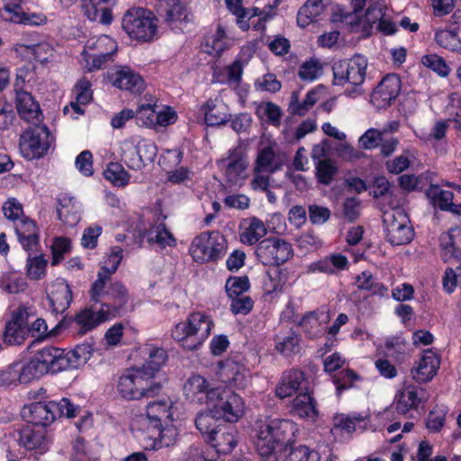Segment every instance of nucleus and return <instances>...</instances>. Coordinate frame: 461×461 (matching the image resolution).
Segmentation results:
<instances>
[{
	"label": "nucleus",
	"instance_id": "nucleus-54",
	"mask_svg": "<svg viewBox=\"0 0 461 461\" xmlns=\"http://www.w3.org/2000/svg\"><path fill=\"white\" fill-rule=\"evenodd\" d=\"M288 450L285 461H320L321 459L317 451L303 445L293 446Z\"/></svg>",
	"mask_w": 461,
	"mask_h": 461
},
{
	"label": "nucleus",
	"instance_id": "nucleus-31",
	"mask_svg": "<svg viewBox=\"0 0 461 461\" xmlns=\"http://www.w3.org/2000/svg\"><path fill=\"white\" fill-rule=\"evenodd\" d=\"M52 312L63 313L70 305L72 301V291L70 286L64 281L57 282L53 290L48 295Z\"/></svg>",
	"mask_w": 461,
	"mask_h": 461
},
{
	"label": "nucleus",
	"instance_id": "nucleus-28",
	"mask_svg": "<svg viewBox=\"0 0 461 461\" xmlns=\"http://www.w3.org/2000/svg\"><path fill=\"white\" fill-rule=\"evenodd\" d=\"M15 233L23 248L28 252H35L39 244V234L34 221L23 218L15 223Z\"/></svg>",
	"mask_w": 461,
	"mask_h": 461
},
{
	"label": "nucleus",
	"instance_id": "nucleus-26",
	"mask_svg": "<svg viewBox=\"0 0 461 461\" xmlns=\"http://www.w3.org/2000/svg\"><path fill=\"white\" fill-rule=\"evenodd\" d=\"M150 113L154 115H177L176 112L168 105L158 104V100L153 95H146L138 102L137 109H123L116 115H135L136 113Z\"/></svg>",
	"mask_w": 461,
	"mask_h": 461
},
{
	"label": "nucleus",
	"instance_id": "nucleus-57",
	"mask_svg": "<svg viewBox=\"0 0 461 461\" xmlns=\"http://www.w3.org/2000/svg\"><path fill=\"white\" fill-rule=\"evenodd\" d=\"M428 195L432 199L434 205L442 211H446L450 206L454 198V194L451 191L442 190L438 185H431L428 191Z\"/></svg>",
	"mask_w": 461,
	"mask_h": 461
},
{
	"label": "nucleus",
	"instance_id": "nucleus-30",
	"mask_svg": "<svg viewBox=\"0 0 461 461\" xmlns=\"http://www.w3.org/2000/svg\"><path fill=\"white\" fill-rule=\"evenodd\" d=\"M145 351L148 357L146 358L144 365L138 369L140 371H143V375L148 380L152 381L156 374L166 363L167 355L163 348L153 346H148L145 348Z\"/></svg>",
	"mask_w": 461,
	"mask_h": 461
},
{
	"label": "nucleus",
	"instance_id": "nucleus-64",
	"mask_svg": "<svg viewBox=\"0 0 461 461\" xmlns=\"http://www.w3.org/2000/svg\"><path fill=\"white\" fill-rule=\"evenodd\" d=\"M227 74V84L233 88L240 86L242 74L243 65L240 59H236L234 62L226 67Z\"/></svg>",
	"mask_w": 461,
	"mask_h": 461
},
{
	"label": "nucleus",
	"instance_id": "nucleus-24",
	"mask_svg": "<svg viewBox=\"0 0 461 461\" xmlns=\"http://www.w3.org/2000/svg\"><path fill=\"white\" fill-rule=\"evenodd\" d=\"M384 14L380 4L375 3L368 6L366 11L364 17L348 15L346 19L349 18L350 21H347V23L351 26L352 32L361 31L366 36L370 34V32L377 21L379 22L383 18Z\"/></svg>",
	"mask_w": 461,
	"mask_h": 461
},
{
	"label": "nucleus",
	"instance_id": "nucleus-6",
	"mask_svg": "<svg viewBox=\"0 0 461 461\" xmlns=\"http://www.w3.org/2000/svg\"><path fill=\"white\" fill-rule=\"evenodd\" d=\"M143 374V371L136 368L120 376L117 390L122 398L140 400L142 398H153L159 394L162 390L161 383L149 381Z\"/></svg>",
	"mask_w": 461,
	"mask_h": 461
},
{
	"label": "nucleus",
	"instance_id": "nucleus-58",
	"mask_svg": "<svg viewBox=\"0 0 461 461\" xmlns=\"http://www.w3.org/2000/svg\"><path fill=\"white\" fill-rule=\"evenodd\" d=\"M225 289L230 298L244 295L243 294L249 289V280L248 276H231L228 278Z\"/></svg>",
	"mask_w": 461,
	"mask_h": 461
},
{
	"label": "nucleus",
	"instance_id": "nucleus-11",
	"mask_svg": "<svg viewBox=\"0 0 461 461\" xmlns=\"http://www.w3.org/2000/svg\"><path fill=\"white\" fill-rule=\"evenodd\" d=\"M366 68L367 59L359 54L349 59L339 60L332 66L333 82L339 86L346 83L360 86L365 80Z\"/></svg>",
	"mask_w": 461,
	"mask_h": 461
},
{
	"label": "nucleus",
	"instance_id": "nucleus-53",
	"mask_svg": "<svg viewBox=\"0 0 461 461\" xmlns=\"http://www.w3.org/2000/svg\"><path fill=\"white\" fill-rule=\"evenodd\" d=\"M269 277L270 292L276 293L283 291L285 285L289 282L290 273L288 268L275 267L267 271Z\"/></svg>",
	"mask_w": 461,
	"mask_h": 461
},
{
	"label": "nucleus",
	"instance_id": "nucleus-8",
	"mask_svg": "<svg viewBox=\"0 0 461 461\" xmlns=\"http://www.w3.org/2000/svg\"><path fill=\"white\" fill-rule=\"evenodd\" d=\"M326 96L327 89L323 85H319L310 90L303 100H300V92L294 91L290 96L288 112L291 115H304L312 109L314 104L321 102L320 105L317 107V113H330L335 106L336 98L331 97L328 100H324Z\"/></svg>",
	"mask_w": 461,
	"mask_h": 461
},
{
	"label": "nucleus",
	"instance_id": "nucleus-46",
	"mask_svg": "<svg viewBox=\"0 0 461 461\" xmlns=\"http://www.w3.org/2000/svg\"><path fill=\"white\" fill-rule=\"evenodd\" d=\"M436 42L442 48L461 54V39L456 30H439L435 33Z\"/></svg>",
	"mask_w": 461,
	"mask_h": 461
},
{
	"label": "nucleus",
	"instance_id": "nucleus-60",
	"mask_svg": "<svg viewBox=\"0 0 461 461\" xmlns=\"http://www.w3.org/2000/svg\"><path fill=\"white\" fill-rule=\"evenodd\" d=\"M357 285L361 290H366L372 294H378L386 291L384 285L375 282L370 272L364 271L357 277Z\"/></svg>",
	"mask_w": 461,
	"mask_h": 461
},
{
	"label": "nucleus",
	"instance_id": "nucleus-48",
	"mask_svg": "<svg viewBox=\"0 0 461 461\" xmlns=\"http://www.w3.org/2000/svg\"><path fill=\"white\" fill-rule=\"evenodd\" d=\"M225 38L226 32L219 24L215 33L205 38V51L210 55L220 56L227 48Z\"/></svg>",
	"mask_w": 461,
	"mask_h": 461
},
{
	"label": "nucleus",
	"instance_id": "nucleus-29",
	"mask_svg": "<svg viewBox=\"0 0 461 461\" xmlns=\"http://www.w3.org/2000/svg\"><path fill=\"white\" fill-rule=\"evenodd\" d=\"M29 330L28 324L23 312L15 313L6 323L4 339L9 345H20Z\"/></svg>",
	"mask_w": 461,
	"mask_h": 461
},
{
	"label": "nucleus",
	"instance_id": "nucleus-41",
	"mask_svg": "<svg viewBox=\"0 0 461 461\" xmlns=\"http://www.w3.org/2000/svg\"><path fill=\"white\" fill-rule=\"evenodd\" d=\"M292 411L302 418L314 419L317 416L316 405L309 393H299L293 401Z\"/></svg>",
	"mask_w": 461,
	"mask_h": 461
},
{
	"label": "nucleus",
	"instance_id": "nucleus-40",
	"mask_svg": "<svg viewBox=\"0 0 461 461\" xmlns=\"http://www.w3.org/2000/svg\"><path fill=\"white\" fill-rule=\"evenodd\" d=\"M76 101L70 103V107L77 114H83L86 110L82 107L92 100L91 82L81 78L74 87Z\"/></svg>",
	"mask_w": 461,
	"mask_h": 461
},
{
	"label": "nucleus",
	"instance_id": "nucleus-20",
	"mask_svg": "<svg viewBox=\"0 0 461 461\" xmlns=\"http://www.w3.org/2000/svg\"><path fill=\"white\" fill-rule=\"evenodd\" d=\"M112 318L109 310L104 309L103 305L100 309H96L93 305L79 311L76 314L74 321L78 327V332L85 334Z\"/></svg>",
	"mask_w": 461,
	"mask_h": 461
},
{
	"label": "nucleus",
	"instance_id": "nucleus-15",
	"mask_svg": "<svg viewBox=\"0 0 461 461\" xmlns=\"http://www.w3.org/2000/svg\"><path fill=\"white\" fill-rule=\"evenodd\" d=\"M401 87L402 82L397 75H386L371 93L370 104L378 112L386 109L396 100Z\"/></svg>",
	"mask_w": 461,
	"mask_h": 461
},
{
	"label": "nucleus",
	"instance_id": "nucleus-36",
	"mask_svg": "<svg viewBox=\"0 0 461 461\" xmlns=\"http://www.w3.org/2000/svg\"><path fill=\"white\" fill-rule=\"evenodd\" d=\"M422 389L409 386L402 390L395 402V410L400 414H406L409 411L417 409L421 401L420 395Z\"/></svg>",
	"mask_w": 461,
	"mask_h": 461
},
{
	"label": "nucleus",
	"instance_id": "nucleus-61",
	"mask_svg": "<svg viewBox=\"0 0 461 461\" xmlns=\"http://www.w3.org/2000/svg\"><path fill=\"white\" fill-rule=\"evenodd\" d=\"M168 403L167 401L149 402L147 404V416L150 420L160 421L164 418H168Z\"/></svg>",
	"mask_w": 461,
	"mask_h": 461
},
{
	"label": "nucleus",
	"instance_id": "nucleus-47",
	"mask_svg": "<svg viewBox=\"0 0 461 461\" xmlns=\"http://www.w3.org/2000/svg\"><path fill=\"white\" fill-rule=\"evenodd\" d=\"M21 3L22 0H12V2L6 3L4 7V12L14 14V16L10 19L15 23L23 24H40L42 20L38 22L36 19H39V17L36 14L29 16L27 14L23 12Z\"/></svg>",
	"mask_w": 461,
	"mask_h": 461
},
{
	"label": "nucleus",
	"instance_id": "nucleus-32",
	"mask_svg": "<svg viewBox=\"0 0 461 461\" xmlns=\"http://www.w3.org/2000/svg\"><path fill=\"white\" fill-rule=\"evenodd\" d=\"M304 379V374L298 369L285 372L276 388V395L280 399L292 396L299 390Z\"/></svg>",
	"mask_w": 461,
	"mask_h": 461
},
{
	"label": "nucleus",
	"instance_id": "nucleus-42",
	"mask_svg": "<svg viewBox=\"0 0 461 461\" xmlns=\"http://www.w3.org/2000/svg\"><path fill=\"white\" fill-rule=\"evenodd\" d=\"M219 420L221 419L214 413L213 409L211 408L208 411L199 412L194 420V423L201 434L207 435L210 438L212 434H214L221 427V424H217Z\"/></svg>",
	"mask_w": 461,
	"mask_h": 461
},
{
	"label": "nucleus",
	"instance_id": "nucleus-10",
	"mask_svg": "<svg viewBox=\"0 0 461 461\" xmlns=\"http://www.w3.org/2000/svg\"><path fill=\"white\" fill-rule=\"evenodd\" d=\"M255 253L263 265L278 267L292 258L294 249L285 240L270 237L257 245Z\"/></svg>",
	"mask_w": 461,
	"mask_h": 461
},
{
	"label": "nucleus",
	"instance_id": "nucleus-5",
	"mask_svg": "<svg viewBox=\"0 0 461 461\" xmlns=\"http://www.w3.org/2000/svg\"><path fill=\"white\" fill-rule=\"evenodd\" d=\"M157 21L151 11L136 7L125 13L122 20V27L131 38L138 41L149 42L157 35Z\"/></svg>",
	"mask_w": 461,
	"mask_h": 461
},
{
	"label": "nucleus",
	"instance_id": "nucleus-21",
	"mask_svg": "<svg viewBox=\"0 0 461 461\" xmlns=\"http://www.w3.org/2000/svg\"><path fill=\"white\" fill-rule=\"evenodd\" d=\"M441 258L445 262L461 258V228L452 227L439 236Z\"/></svg>",
	"mask_w": 461,
	"mask_h": 461
},
{
	"label": "nucleus",
	"instance_id": "nucleus-39",
	"mask_svg": "<svg viewBox=\"0 0 461 461\" xmlns=\"http://www.w3.org/2000/svg\"><path fill=\"white\" fill-rule=\"evenodd\" d=\"M163 17L166 23L172 29L177 27V23H182L183 22H189L187 8L185 5L179 0H170L167 3Z\"/></svg>",
	"mask_w": 461,
	"mask_h": 461
},
{
	"label": "nucleus",
	"instance_id": "nucleus-43",
	"mask_svg": "<svg viewBox=\"0 0 461 461\" xmlns=\"http://www.w3.org/2000/svg\"><path fill=\"white\" fill-rule=\"evenodd\" d=\"M147 235L149 243H156L161 249L167 246L175 247L176 244V239L164 223H159L150 228Z\"/></svg>",
	"mask_w": 461,
	"mask_h": 461
},
{
	"label": "nucleus",
	"instance_id": "nucleus-27",
	"mask_svg": "<svg viewBox=\"0 0 461 461\" xmlns=\"http://www.w3.org/2000/svg\"><path fill=\"white\" fill-rule=\"evenodd\" d=\"M439 367V359L431 350H426L416 367L411 369L412 377L419 383H427L433 378Z\"/></svg>",
	"mask_w": 461,
	"mask_h": 461
},
{
	"label": "nucleus",
	"instance_id": "nucleus-50",
	"mask_svg": "<svg viewBox=\"0 0 461 461\" xmlns=\"http://www.w3.org/2000/svg\"><path fill=\"white\" fill-rule=\"evenodd\" d=\"M176 117H135L136 124L154 130L157 132H163L169 125L176 122Z\"/></svg>",
	"mask_w": 461,
	"mask_h": 461
},
{
	"label": "nucleus",
	"instance_id": "nucleus-38",
	"mask_svg": "<svg viewBox=\"0 0 461 461\" xmlns=\"http://www.w3.org/2000/svg\"><path fill=\"white\" fill-rule=\"evenodd\" d=\"M326 5L324 0H307L297 14L298 25L305 27L315 22L316 18L323 13Z\"/></svg>",
	"mask_w": 461,
	"mask_h": 461
},
{
	"label": "nucleus",
	"instance_id": "nucleus-13",
	"mask_svg": "<svg viewBox=\"0 0 461 461\" xmlns=\"http://www.w3.org/2000/svg\"><path fill=\"white\" fill-rule=\"evenodd\" d=\"M230 184L237 185L247 177L249 158L243 146L238 145L229 149L227 156L216 162Z\"/></svg>",
	"mask_w": 461,
	"mask_h": 461
},
{
	"label": "nucleus",
	"instance_id": "nucleus-14",
	"mask_svg": "<svg viewBox=\"0 0 461 461\" xmlns=\"http://www.w3.org/2000/svg\"><path fill=\"white\" fill-rule=\"evenodd\" d=\"M218 396L213 402H210L214 413L221 420L236 422L243 414L244 403L242 398L230 390H221L220 388Z\"/></svg>",
	"mask_w": 461,
	"mask_h": 461
},
{
	"label": "nucleus",
	"instance_id": "nucleus-12",
	"mask_svg": "<svg viewBox=\"0 0 461 461\" xmlns=\"http://www.w3.org/2000/svg\"><path fill=\"white\" fill-rule=\"evenodd\" d=\"M383 222L387 240L393 246L411 242L413 237L412 228L407 215L400 209L384 213Z\"/></svg>",
	"mask_w": 461,
	"mask_h": 461
},
{
	"label": "nucleus",
	"instance_id": "nucleus-37",
	"mask_svg": "<svg viewBox=\"0 0 461 461\" xmlns=\"http://www.w3.org/2000/svg\"><path fill=\"white\" fill-rule=\"evenodd\" d=\"M18 442L27 450L43 448L45 445V431L25 426L18 432Z\"/></svg>",
	"mask_w": 461,
	"mask_h": 461
},
{
	"label": "nucleus",
	"instance_id": "nucleus-55",
	"mask_svg": "<svg viewBox=\"0 0 461 461\" xmlns=\"http://www.w3.org/2000/svg\"><path fill=\"white\" fill-rule=\"evenodd\" d=\"M29 252L27 259V276L32 280L41 279L46 274L47 260L42 255L31 257Z\"/></svg>",
	"mask_w": 461,
	"mask_h": 461
},
{
	"label": "nucleus",
	"instance_id": "nucleus-52",
	"mask_svg": "<svg viewBox=\"0 0 461 461\" xmlns=\"http://www.w3.org/2000/svg\"><path fill=\"white\" fill-rule=\"evenodd\" d=\"M338 173V167L331 159H319L316 164V176L320 183L328 185Z\"/></svg>",
	"mask_w": 461,
	"mask_h": 461
},
{
	"label": "nucleus",
	"instance_id": "nucleus-62",
	"mask_svg": "<svg viewBox=\"0 0 461 461\" xmlns=\"http://www.w3.org/2000/svg\"><path fill=\"white\" fill-rule=\"evenodd\" d=\"M421 60L424 66L431 68L441 77H446L449 73V68L445 60L436 54L425 55L422 57Z\"/></svg>",
	"mask_w": 461,
	"mask_h": 461
},
{
	"label": "nucleus",
	"instance_id": "nucleus-56",
	"mask_svg": "<svg viewBox=\"0 0 461 461\" xmlns=\"http://www.w3.org/2000/svg\"><path fill=\"white\" fill-rule=\"evenodd\" d=\"M105 179L115 185L123 186L129 181V174L118 163H110L104 171Z\"/></svg>",
	"mask_w": 461,
	"mask_h": 461
},
{
	"label": "nucleus",
	"instance_id": "nucleus-1",
	"mask_svg": "<svg viewBox=\"0 0 461 461\" xmlns=\"http://www.w3.org/2000/svg\"><path fill=\"white\" fill-rule=\"evenodd\" d=\"M296 424L287 419H273L262 424L258 429L257 447L266 461H276V453L288 451L293 447Z\"/></svg>",
	"mask_w": 461,
	"mask_h": 461
},
{
	"label": "nucleus",
	"instance_id": "nucleus-4",
	"mask_svg": "<svg viewBox=\"0 0 461 461\" xmlns=\"http://www.w3.org/2000/svg\"><path fill=\"white\" fill-rule=\"evenodd\" d=\"M77 412L78 406L73 404L68 398H62L59 402H32L23 409L22 415L30 423L47 427L53 423L57 418L62 416L74 418L77 415Z\"/></svg>",
	"mask_w": 461,
	"mask_h": 461
},
{
	"label": "nucleus",
	"instance_id": "nucleus-16",
	"mask_svg": "<svg viewBox=\"0 0 461 461\" xmlns=\"http://www.w3.org/2000/svg\"><path fill=\"white\" fill-rule=\"evenodd\" d=\"M102 297L107 298V302L102 303V305L104 309L109 310V313L113 318L120 317L126 313L129 293L121 282H111L106 290L104 288L97 303L102 301Z\"/></svg>",
	"mask_w": 461,
	"mask_h": 461
},
{
	"label": "nucleus",
	"instance_id": "nucleus-23",
	"mask_svg": "<svg viewBox=\"0 0 461 461\" xmlns=\"http://www.w3.org/2000/svg\"><path fill=\"white\" fill-rule=\"evenodd\" d=\"M113 0H81V8L84 14L93 22L109 24L113 16L110 9Z\"/></svg>",
	"mask_w": 461,
	"mask_h": 461
},
{
	"label": "nucleus",
	"instance_id": "nucleus-51",
	"mask_svg": "<svg viewBox=\"0 0 461 461\" xmlns=\"http://www.w3.org/2000/svg\"><path fill=\"white\" fill-rule=\"evenodd\" d=\"M398 127V122H392L389 124V128H384L383 131L369 129L360 137L359 142L364 149H371L378 145V141L381 140V135L383 132L395 131H397Z\"/></svg>",
	"mask_w": 461,
	"mask_h": 461
},
{
	"label": "nucleus",
	"instance_id": "nucleus-3",
	"mask_svg": "<svg viewBox=\"0 0 461 461\" xmlns=\"http://www.w3.org/2000/svg\"><path fill=\"white\" fill-rule=\"evenodd\" d=\"M213 327L212 319L195 312L188 315L185 321L177 323L172 330V337L186 350L197 349L209 337Z\"/></svg>",
	"mask_w": 461,
	"mask_h": 461
},
{
	"label": "nucleus",
	"instance_id": "nucleus-19",
	"mask_svg": "<svg viewBox=\"0 0 461 461\" xmlns=\"http://www.w3.org/2000/svg\"><path fill=\"white\" fill-rule=\"evenodd\" d=\"M217 374L222 383L237 389L245 388L249 382L248 370L242 365L231 359L220 362Z\"/></svg>",
	"mask_w": 461,
	"mask_h": 461
},
{
	"label": "nucleus",
	"instance_id": "nucleus-34",
	"mask_svg": "<svg viewBox=\"0 0 461 461\" xmlns=\"http://www.w3.org/2000/svg\"><path fill=\"white\" fill-rule=\"evenodd\" d=\"M137 155L136 158H132L130 161H126L129 167L138 170L148 163H151L155 160L158 154V148L154 142L142 141L138 143L136 150L133 155Z\"/></svg>",
	"mask_w": 461,
	"mask_h": 461
},
{
	"label": "nucleus",
	"instance_id": "nucleus-17",
	"mask_svg": "<svg viewBox=\"0 0 461 461\" xmlns=\"http://www.w3.org/2000/svg\"><path fill=\"white\" fill-rule=\"evenodd\" d=\"M184 393L187 400L199 403L213 402L219 397V388L212 387L202 375H192L184 385Z\"/></svg>",
	"mask_w": 461,
	"mask_h": 461
},
{
	"label": "nucleus",
	"instance_id": "nucleus-59",
	"mask_svg": "<svg viewBox=\"0 0 461 461\" xmlns=\"http://www.w3.org/2000/svg\"><path fill=\"white\" fill-rule=\"evenodd\" d=\"M322 74V65L317 59L303 62L299 68L298 76L303 80L312 81Z\"/></svg>",
	"mask_w": 461,
	"mask_h": 461
},
{
	"label": "nucleus",
	"instance_id": "nucleus-22",
	"mask_svg": "<svg viewBox=\"0 0 461 461\" xmlns=\"http://www.w3.org/2000/svg\"><path fill=\"white\" fill-rule=\"evenodd\" d=\"M113 86L130 91L132 94H140L144 89L142 77L134 73L129 68H122L109 76Z\"/></svg>",
	"mask_w": 461,
	"mask_h": 461
},
{
	"label": "nucleus",
	"instance_id": "nucleus-49",
	"mask_svg": "<svg viewBox=\"0 0 461 461\" xmlns=\"http://www.w3.org/2000/svg\"><path fill=\"white\" fill-rule=\"evenodd\" d=\"M59 207L57 209L59 219L68 226L76 225L79 217L72 203V198L63 197L59 200Z\"/></svg>",
	"mask_w": 461,
	"mask_h": 461
},
{
	"label": "nucleus",
	"instance_id": "nucleus-33",
	"mask_svg": "<svg viewBox=\"0 0 461 461\" xmlns=\"http://www.w3.org/2000/svg\"><path fill=\"white\" fill-rule=\"evenodd\" d=\"M209 439L218 454H229L237 444L236 429L231 426H221Z\"/></svg>",
	"mask_w": 461,
	"mask_h": 461
},
{
	"label": "nucleus",
	"instance_id": "nucleus-7",
	"mask_svg": "<svg viewBox=\"0 0 461 461\" xmlns=\"http://www.w3.org/2000/svg\"><path fill=\"white\" fill-rule=\"evenodd\" d=\"M51 139L50 130L44 123L32 122L20 136V152L28 160L41 158L47 154Z\"/></svg>",
	"mask_w": 461,
	"mask_h": 461
},
{
	"label": "nucleus",
	"instance_id": "nucleus-9",
	"mask_svg": "<svg viewBox=\"0 0 461 461\" xmlns=\"http://www.w3.org/2000/svg\"><path fill=\"white\" fill-rule=\"evenodd\" d=\"M226 250L224 237L217 232H203L191 243L189 251L196 262L216 261L223 257Z\"/></svg>",
	"mask_w": 461,
	"mask_h": 461
},
{
	"label": "nucleus",
	"instance_id": "nucleus-35",
	"mask_svg": "<svg viewBox=\"0 0 461 461\" xmlns=\"http://www.w3.org/2000/svg\"><path fill=\"white\" fill-rule=\"evenodd\" d=\"M281 167L282 163L273 149L271 147H266L258 151L254 167V174L261 172L272 174L280 169Z\"/></svg>",
	"mask_w": 461,
	"mask_h": 461
},
{
	"label": "nucleus",
	"instance_id": "nucleus-18",
	"mask_svg": "<svg viewBox=\"0 0 461 461\" xmlns=\"http://www.w3.org/2000/svg\"><path fill=\"white\" fill-rule=\"evenodd\" d=\"M122 259V249L116 246L111 250L108 258L104 261V265L97 274V279L93 283L90 289L91 300L98 302L102 291L105 288L106 281L109 280L110 276L114 273Z\"/></svg>",
	"mask_w": 461,
	"mask_h": 461
},
{
	"label": "nucleus",
	"instance_id": "nucleus-63",
	"mask_svg": "<svg viewBox=\"0 0 461 461\" xmlns=\"http://www.w3.org/2000/svg\"><path fill=\"white\" fill-rule=\"evenodd\" d=\"M300 326L310 338L316 337L321 333L320 321L314 312H307L302 318Z\"/></svg>",
	"mask_w": 461,
	"mask_h": 461
},
{
	"label": "nucleus",
	"instance_id": "nucleus-25",
	"mask_svg": "<svg viewBox=\"0 0 461 461\" xmlns=\"http://www.w3.org/2000/svg\"><path fill=\"white\" fill-rule=\"evenodd\" d=\"M32 375L25 363L14 362L0 370V386H16L19 384L32 382Z\"/></svg>",
	"mask_w": 461,
	"mask_h": 461
},
{
	"label": "nucleus",
	"instance_id": "nucleus-44",
	"mask_svg": "<svg viewBox=\"0 0 461 461\" xmlns=\"http://www.w3.org/2000/svg\"><path fill=\"white\" fill-rule=\"evenodd\" d=\"M16 109L20 115L41 113L39 103L34 99L31 93L26 91H16L15 98Z\"/></svg>",
	"mask_w": 461,
	"mask_h": 461
},
{
	"label": "nucleus",
	"instance_id": "nucleus-45",
	"mask_svg": "<svg viewBox=\"0 0 461 461\" xmlns=\"http://www.w3.org/2000/svg\"><path fill=\"white\" fill-rule=\"evenodd\" d=\"M266 234L267 228L264 222L258 218H252L249 223V226L240 235V240L243 243L253 245Z\"/></svg>",
	"mask_w": 461,
	"mask_h": 461
},
{
	"label": "nucleus",
	"instance_id": "nucleus-2",
	"mask_svg": "<svg viewBox=\"0 0 461 461\" xmlns=\"http://www.w3.org/2000/svg\"><path fill=\"white\" fill-rule=\"evenodd\" d=\"M76 352H66L56 347L39 349L28 362H25L32 380H38L48 373H59L77 368Z\"/></svg>",
	"mask_w": 461,
	"mask_h": 461
}]
</instances>
